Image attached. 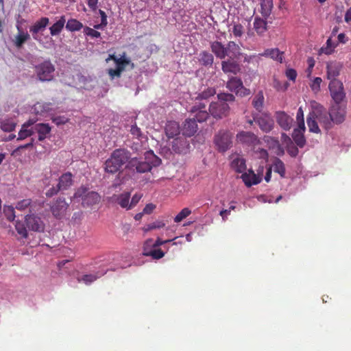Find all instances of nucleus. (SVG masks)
Instances as JSON below:
<instances>
[{
  "instance_id": "obj_16",
  "label": "nucleus",
  "mask_w": 351,
  "mask_h": 351,
  "mask_svg": "<svg viewBox=\"0 0 351 351\" xmlns=\"http://www.w3.org/2000/svg\"><path fill=\"white\" fill-rule=\"evenodd\" d=\"M15 208L21 211L28 210L29 214L36 213L41 208V206L36 201L31 199H24L17 202Z\"/></svg>"
},
{
  "instance_id": "obj_12",
  "label": "nucleus",
  "mask_w": 351,
  "mask_h": 351,
  "mask_svg": "<svg viewBox=\"0 0 351 351\" xmlns=\"http://www.w3.org/2000/svg\"><path fill=\"white\" fill-rule=\"evenodd\" d=\"M227 88L236 95L243 97L250 95V90L245 88L240 78L232 77L226 84Z\"/></svg>"
},
{
  "instance_id": "obj_36",
  "label": "nucleus",
  "mask_w": 351,
  "mask_h": 351,
  "mask_svg": "<svg viewBox=\"0 0 351 351\" xmlns=\"http://www.w3.org/2000/svg\"><path fill=\"white\" fill-rule=\"evenodd\" d=\"M66 29L69 32H77L84 28L83 24L75 19H70L65 25Z\"/></svg>"
},
{
  "instance_id": "obj_44",
  "label": "nucleus",
  "mask_w": 351,
  "mask_h": 351,
  "mask_svg": "<svg viewBox=\"0 0 351 351\" xmlns=\"http://www.w3.org/2000/svg\"><path fill=\"white\" fill-rule=\"evenodd\" d=\"M102 274H101L99 276L96 274H85L82 276L81 278H78V282H83L86 285H90V283L95 281L99 276H101Z\"/></svg>"
},
{
  "instance_id": "obj_14",
  "label": "nucleus",
  "mask_w": 351,
  "mask_h": 351,
  "mask_svg": "<svg viewBox=\"0 0 351 351\" xmlns=\"http://www.w3.org/2000/svg\"><path fill=\"white\" fill-rule=\"evenodd\" d=\"M36 213L25 216V223L27 227L35 232H43L45 229V224L41 219L35 215Z\"/></svg>"
},
{
  "instance_id": "obj_42",
  "label": "nucleus",
  "mask_w": 351,
  "mask_h": 351,
  "mask_svg": "<svg viewBox=\"0 0 351 351\" xmlns=\"http://www.w3.org/2000/svg\"><path fill=\"white\" fill-rule=\"evenodd\" d=\"M264 95L262 91H259L254 97L252 101L253 106L259 112L263 107Z\"/></svg>"
},
{
  "instance_id": "obj_64",
  "label": "nucleus",
  "mask_w": 351,
  "mask_h": 351,
  "mask_svg": "<svg viewBox=\"0 0 351 351\" xmlns=\"http://www.w3.org/2000/svg\"><path fill=\"white\" fill-rule=\"evenodd\" d=\"M130 132L132 135L136 136V137H140L141 136V130L137 125H134L131 127Z\"/></svg>"
},
{
  "instance_id": "obj_9",
  "label": "nucleus",
  "mask_w": 351,
  "mask_h": 351,
  "mask_svg": "<svg viewBox=\"0 0 351 351\" xmlns=\"http://www.w3.org/2000/svg\"><path fill=\"white\" fill-rule=\"evenodd\" d=\"M236 141L243 147L254 149L260 143L258 136L252 132L241 131L237 134Z\"/></svg>"
},
{
  "instance_id": "obj_40",
  "label": "nucleus",
  "mask_w": 351,
  "mask_h": 351,
  "mask_svg": "<svg viewBox=\"0 0 351 351\" xmlns=\"http://www.w3.org/2000/svg\"><path fill=\"white\" fill-rule=\"evenodd\" d=\"M16 123L11 119H6L1 121L0 128L6 132H10L15 130Z\"/></svg>"
},
{
  "instance_id": "obj_8",
  "label": "nucleus",
  "mask_w": 351,
  "mask_h": 351,
  "mask_svg": "<svg viewBox=\"0 0 351 351\" xmlns=\"http://www.w3.org/2000/svg\"><path fill=\"white\" fill-rule=\"evenodd\" d=\"M34 71L40 81L49 82L53 78L55 66L49 60H47L36 65Z\"/></svg>"
},
{
  "instance_id": "obj_53",
  "label": "nucleus",
  "mask_w": 351,
  "mask_h": 351,
  "mask_svg": "<svg viewBox=\"0 0 351 351\" xmlns=\"http://www.w3.org/2000/svg\"><path fill=\"white\" fill-rule=\"evenodd\" d=\"M322 82L321 77H315L311 84H310L311 88L315 93H317L320 90V84Z\"/></svg>"
},
{
  "instance_id": "obj_41",
  "label": "nucleus",
  "mask_w": 351,
  "mask_h": 351,
  "mask_svg": "<svg viewBox=\"0 0 351 351\" xmlns=\"http://www.w3.org/2000/svg\"><path fill=\"white\" fill-rule=\"evenodd\" d=\"M29 35L28 33H25L21 30H19V34L15 36V40H14V45L17 48H21L22 45L26 42L28 39H29Z\"/></svg>"
},
{
  "instance_id": "obj_10",
  "label": "nucleus",
  "mask_w": 351,
  "mask_h": 351,
  "mask_svg": "<svg viewBox=\"0 0 351 351\" xmlns=\"http://www.w3.org/2000/svg\"><path fill=\"white\" fill-rule=\"evenodd\" d=\"M313 112L317 119L319 123L326 129L329 130L332 127V121L329 111L327 112L326 108L321 104H317L314 106Z\"/></svg>"
},
{
  "instance_id": "obj_7",
  "label": "nucleus",
  "mask_w": 351,
  "mask_h": 351,
  "mask_svg": "<svg viewBox=\"0 0 351 351\" xmlns=\"http://www.w3.org/2000/svg\"><path fill=\"white\" fill-rule=\"evenodd\" d=\"M74 198H81L83 206H91L98 204L101 200L99 194L95 191H89L85 186H80L75 192Z\"/></svg>"
},
{
  "instance_id": "obj_28",
  "label": "nucleus",
  "mask_w": 351,
  "mask_h": 351,
  "mask_svg": "<svg viewBox=\"0 0 351 351\" xmlns=\"http://www.w3.org/2000/svg\"><path fill=\"white\" fill-rule=\"evenodd\" d=\"M34 130L38 134V141H43L50 133L51 128L47 123H38L35 125Z\"/></svg>"
},
{
  "instance_id": "obj_50",
  "label": "nucleus",
  "mask_w": 351,
  "mask_h": 351,
  "mask_svg": "<svg viewBox=\"0 0 351 351\" xmlns=\"http://www.w3.org/2000/svg\"><path fill=\"white\" fill-rule=\"evenodd\" d=\"M84 33L85 35L90 36L91 38H99L101 36V33L93 28H90L89 27H84Z\"/></svg>"
},
{
  "instance_id": "obj_2",
  "label": "nucleus",
  "mask_w": 351,
  "mask_h": 351,
  "mask_svg": "<svg viewBox=\"0 0 351 351\" xmlns=\"http://www.w3.org/2000/svg\"><path fill=\"white\" fill-rule=\"evenodd\" d=\"M218 100L210 104L209 112L215 119H222L229 114V103L233 102L234 96L230 93H221L217 95Z\"/></svg>"
},
{
  "instance_id": "obj_11",
  "label": "nucleus",
  "mask_w": 351,
  "mask_h": 351,
  "mask_svg": "<svg viewBox=\"0 0 351 351\" xmlns=\"http://www.w3.org/2000/svg\"><path fill=\"white\" fill-rule=\"evenodd\" d=\"M330 96L337 104H340L346 98L343 83L338 80H332L328 85Z\"/></svg>"
},
{
  "instance_id": "obj_34",
  "label": "nucleus",
  "mask_w": 351,
  "mask_h": 351,
  "mask_svg": "<svg viewBox=\"0 0 351 351\" xmlns=\"http://www.w3.org/2000/svg\"><path fill=\"white\" fill-rule=\"evenodd\" d=\"M327 77L328 79L332 80L339 75V66L337 63H330L327 64Z\"/></svg>"
},
{
  "instance_id": "obj_49",
  "label": "nucleus",
  "mask_w": 351,
  "mask_h": 351,
  "mask_svg": "<svg viewBox=\"0 0 351 351\" xmlns=\"http://www.w3.org/2000/svg\"><path fill=\"white\" fill-rule=\"evenodd\" d=\"M16 230L19 234L23 238L27 237V231L25 224L21 221H16L15 224Z\"/></svg>"
},
{
  "instance_id": "obj_27",
  "label": "nucleus",
  "mask_w": 351,
  "mask_h": 351,
  "mask_svg": "<svg viewBox=\"0 0 351 351\" xmlns=\"http://www.w3.org/2000/svg\"><path fill=\"white\" fill-rule=\"evenodd\" d=\"M257 123L261 130L265 132H270L274 125V120L269 116L261 117L257 119Z\"/></svg>"
},
{
  "instance_id": "obj_3",
  "label": "nucleus",
  "mask_w": 351,
  "mask_h": 351,
  "mask_svg": "<svg viewBox=\"0 0 351 351\" xmlns=\"http://www.w3.org/2000/svg\"><path fill=\"white\" fill-rule=\"evenodd\" d=\"M145 160L147 161H141L136 158H130L126 167L130 169L135 168L137 173H143L150 171L153 167H158L161 163V160L152 151L145 153Z\"/></svg>"
},
{
  "instance_id": "obj_19",
  "label": "nucleus",
  "mask_w": 351,
  "mask_h": 351,
  "mask_svg": "<svg viewBox=\"0 0 351 351\" xmlns=\"http://www.w3.org/2000/svg\"><path fill=\"white\" fill-rule=\"evenodd\" d=\"M205 105L199 104V105L194 106L190 110V112L194 114V117L197 122L205 121L209 116V113L205 110Z\"/></svg>"
},
{
  "instance_id": "obj_24",
  "label": "nucleus",
  "mask_w": 351,
  "mask_h": 351,
  "mask_svg": "<svg viewBox=\"0 0 351 351\" xmlns=\"http://www.w3.org/2000/svg\"><path fill=\"white\" fill-rule=\"evenodd\" d=\"M241 178L247 187L257 184L261 181V178L259 176L255 174L252 170H249L248 173H243Z\"/></svg>"
},
{
  "instance_id": "obj_13",
  "label": "nucleus",
  "mask_w": 351,
  "mask_h": 351,
  "mask_svg": "<svg viewBox=\"0 0 351 351\" xmlns=\"http://www.w3.org/2000/svg\"><path fill=\"white\" fill-rule=\"evenodd\" d=\"M68 207L65 198L58 197L51 206V211L56 218L61 219L65 215Z\"/></svg>"
},
{
  "instance_id": "obj_25",
  "label": "nucleus",
  "mask_w": 351,
  "mask_h": 351,
  "mask_svg": "<svg viewBox=\"0 0 351 351\" xmlns=\"http://www.w3.org/2000/svg\"><path fill=\"white\" fill-rule=\"evenodd\" d=\"M284 53L280 51L278 48L267 49L263 53L258 54L260 56L268 57L274 60L282 62Z\"/></svg>"
},
{
  "instance_id": "obj_20",
  "label": "nucleus",
  "mask_w": 351,
  "mask_h": 351,
  "mask_svg": "<svg viewBox=\"0 0 351 351\" xmlns=\"http://www.w3.org/2000/svg\"><path fill=\"white\" fill-rule=\"evenodd\" d=\"M130 192H125L120 195H113L110 197L112 202L117 203L121 208H126L127 210L131 209V205H130Z\"/></svg>"
},
{
  "instance_id": "obj_5",
  "label": "nucleus",
  "mask_w": 351,
  "mask_h": 351,
  "mask_svg": "<svg viewBox=\"0 0 351 351\" xmlns=\"http://www.w3.org/2000/svg\"><path fill=\"white\" fill-rule=\"evenodd\" d=\"M234 134L226 129L219 130L213 137V143L216 149L224 153L230 149L233 145Z\"/></svg>"
},
{
  "instance_id": "obj_26",
  "label": "nucleus",
  "mask_w": 351,
  "mask_h": 351,
  "mask_svg": "<svg viewBox=\"0 0 351 351\" xmlns=\"http://www.w3.org/2000/svg\"><path fill=\"white\" fill-rule=\"evenodd\" d=\"M165 130L168 138H174L180 134V125L178 122L174 121H168L165 125Z\"/></svg>"
},
{
  "instance_id": "obj_45",
  "label": "nucleus",
  "mask_w": 351,
  "mask_h": 351,
  "mask_svg": "<svg viewBox=\"0 0 351 351\" xmlns=\"http://www.w3.org/2000/svg\"><path fill=\"white\" fill-rule=\"evenodd\" d=\"M3 213L8 221H12L14 220L16 216L14 208L12 206H5Z\"/></svg>"
},
{
  "instance_id": "obj_33",
  "label": "nucleus",
  "mask_w": 351,
  "mask_h": 351,
  "mask_svg": "<svg viewBox=\"0 0 351 351\" xmlns=\"http://www.w3.org/2000/svg\"><path fill=\"white\" fill-rule=\"evenodd\" d=\"M273 6V0H261V13L265 19L271 14Z\"/></svg>"
},
{
  "instance_id": "obj_43",
  "label": "nucleus",
  "mask_w": 351,
  "mask_h": 351,
  "mask_svg": "<svg viewBox=\"0 0 351 351\" xmlns=\"http://www.w3.org/2000/svg\"><path fill=\"white\" fill-rule=\"evenodd\" d=\"M216 94V90L213 87H208L204 90H202L200 93H199L197 97L199 99H207L212 96H214Z\"/></svg>"
},
{
  "instance_id": "obj_46",
  "label": "nucleus",
  "mask_w": 351,
  "mask_h": 351,
  "mask_svg": "<svg viewBox=\"0 0 351 351\" xmlns=\"http://www.w3.org/2000/svg\"><path fill=\"white\" fill-rule=\"evenodd\" d=\"M296 119L298 121V127L302 128L303 130H306L304 119V111L302 106H300L298 110Z\"/></svg>"
},
{
  "instance_id": "obj_59",
  "label": "nucleus",
  "mask_w": 351,
  "mask_h": 351,
  "mask_svg": "<svg viewBox=\"0 0 351 351\" xmlns=\"http://www.w3.org/2000/svg\"><path fill=\"white\" fill-rule=\"evenodd\" d=\"M34 138H32L31 139V141L27 144H25V145H20L19 147H17L14 151L12 153V155H14L15 154H17L18 152H19L21 149H27V148H29V147H33V145H34Z\"/></svg>"
},
{
  "instance_id": "obj_57",
  "label": "nucleus",
  "mask_w": 351,
  "mask_h": 351,
  "mask_svg": "<svg viewBox=\"0 0 351 351\" xmlns=\"http://www.w3.org/2000/svg\"><path fill=\"white\" fill-rule=\"evenodd\" d=\"M112 58L114 60V62L117 64V68L121 67L122 71L124 70L125 64L128 63V61H127L125 59L122 58H117L114 56H112Z\"/></svg>"
},
{
  "instance_id": "obj_29",
  "label": "nucleus",
  "mask_w": 351,
  "mask_h": 351,
  "mask_svg": "<svg viewBox=\"0 0 351 351\" xmlns=\"http://www.w3.org/2000/svg\"><path fill=\"white\" fill-rule=\"evenodd\" d=\"M305 130H302V128L298 127V128H295L293 131L292 138L295 143V144L300 147H303L306 145V139L304 136Z\"/></svg>"
},
{
  "instance_id": "obj_61",
  "label": "nucleus",
  "mask_w": 351,
  "mask_h": 351,
  "mask_svg": "<svg viewBox=\"0 0 351 351\" xmlns=\"http://www.w3.org/2000/svg\"><path fill=\"white\" fill-rule=\"evenodd\" d=\"M122 71H123L122 68L119 67V68H116L114 69H109L108 73L112 77H119L121 75V73Z\"/></svg>"
},
{
  "instance_id": "obj_21",
  "label": "nucleus",
  "mask_w": 351,
  "mask_h": 351,
  "mask_svg": "<svg viewBox=\"0 0 351 351\" xmlns=\"http://www.w3.org/2000/svg\"><path fill=\"white\" fill-rule=\"evenodd\" d=\"M276 121L285 130H289L292 126L293 119L285 112H276Z\"/></svg>"
},
{
  "instance_id": "obj_30",
  "label": "nucleus",
  "mask_w": 351,
  "mask_h": 351,
  "mask_svg": "<svg viewBox=\"0 0 351 351\" xmlns=\"http://www.w3.org/2000/svg\"><path fill=\"white\" fill-rule=\"evenodd\" d=\"M66 23V19L64 16H60L58 21H57L54 24H53L49 27L50 34L52 36L59 35L62 31L64 25Z\"/></svg>"
},
{
  "instance_id": "obj_17",
  "label": "nucleus",
  "mask_w": 351,
  "mask_h": 351,
  "mask_svg": "<svg viewBox=\"0 0 351 351\" xmlns=\"http://www.w3.org/2000/svg\"><path fill=\"white\" fill-rule=\"evenodd\" d=\"M49 23V18L42 17L29 27V32L32 33L34 40H38L37 36L38 33L43 32Z\"/></svg>"
},
{
  "instance_id": "obj_32",
  "label": "nucleus",
  "mask_w": 351,
  "mask_h": 351,
  "mask_svg": "<svg viewBox=\"0 0 351 351\" xmlns=\"http://www.w3.org/2000/svg\"><path fill=\"white\" fill-rule=\"evenodd\" d=\"M199 62L204 66H211L214 62V57L212 53L206 51L200 52L199 55Z\"/></svg>"
},
{
  "instance_id": "obj_60",
  "label": "nucleus",
  "mask_w": 351,
  "mask_h": 351,
  "mask_svg": "<svg viewBox=\"0 0 351 351\" xmlns=\"http://www.w3.org/2000/svg\"><path fill=\"white\" fill-rule=\"evenodd\" d=\"M264 141L268 144H270L273 147H278L279 145L278 141L271 136H265L264 137Z\"/></svg>"
},
{
  "instance_id": "obj_54",
  "label": "nucleus",
  "mask_w": 351,
  "mask_h": 351,
  "mask_svg": "<svg viewBox=\"0 0 351 351\" xmlns=\"http://www.w3.org/2000/svg\"><path fill=\"white\" fill-rule=\"evenodd\" d=\"M53 123L56 125H61L66 123L69 121V118L65 116H56L51 118Z\"/></svg>"
},
{
  "instance_id": "obj_55",
  "label": "nucleus",
  "mask_w": 351,
  "mask_h": 351,
  "mask_svg": "<svg viewBox=\"0 0 351 351\" xmlns=\"http://www.w3.org/2000/svg\"><path fill=\"white\" fill-rule=\"evenodd\" d=\"M287 151L291 157H296L299 153L298 148L293 144V142L287 145Z\"/></svg>"
},
{
  "instance_id": "obj_51",
  "label": "nucleus",
  "mask_w": 351,
  "mask_h": 351,
  "mask_svg": "<svg viewBox=\"0 0 351 351\" xmlns=\"http://www.w3.org/2000/svg\"><path fill=\"white\" fill-rule=\"evenodd\" d=\"M232 32L235 37H241L243 34V27L240 23H233Z\"/></svg>"
},
{
  "instance_id": "obj_4",
  "label": "nucleus",
  "mask_w": 351,
  "mask_h": 351,
  "mask_svg": "<svg viewBox=\"0 0 351 351\" xmlns=\"http://www.w3.org/2000/svg\"><path fill=\"white\" fill-rule=\"evenodd\" d=\"M210 49L215 56L219 59H224L226 56L236 58L241 54L239 46L234 41H229L226 46L221 42L214 41L210 43Z\"/></svg>"
},
{
  "instance_id": "obj_37",
  "label": "nucleus",
  "mask_w": 351,
  "mask_h": 351,
  "mask_svg": "<svg viewBox=\"0 0 351 351\" xmlns=\"http://www.w3.org/2000/svg\"><path fill=\"white\" fill-rule=\"evenodd\" d=\"M272 167H274V171L276 173H278L281 178H284L285 176V165L280 158H275Z\"/></svg>"
},
{
  "instance_id": "obj_56",
  "label": "nucleus",
  "mask_w": 351,
  "mask_h": 351,
  "mask_svg": "<svg viewBox=\"0 0 351 351\" xmlns=\"http://www.w3.org/2000/svg\"><path fill=\"white\" fill-rule=\"evenodd\" d=\"M27 137H29L28 135V131L27 128H23V126H21V129L19 132L18 137L16 138L17 141L24 140L27 138Z\"/></svg>"
},
{
  "instance_id": "obj_35",
  "label": "nucleus",
  "mask_w": 351,
  "mask_h": 351,
  "mask_svg": "<svg viewBox=\"0 0 351 351\" xmlns=\"http://www.w3.org/2000/svg\"><path fill=\"white\" fill-rule=\"evenodd\" d=\"M231 167L237 172L242 173L246 169L245 160L243 158L237 157L232 161Z\"/></svg>"
},
{
  "instance_id": "obj_62",
  "label": "nucleus",
  "mask_w": 351,
  "mask_h": 351,
  "mask_svg": "<svg viewBox=\"0 0 351 351\" xmlns=\"http://www.w3.org/2000/svg\"><path fill=\"white\" fill-rule=\"evenodd\" d=\"M141 197H142V195H141V194L136 193L133 195V197H132V199L130 202V205H131V208H132L134 206H135L138 203V202L140 201Z\"/></svg>"
},
{
  "instance_id": "obj_15",
  "label": "nucleus",
  "mask_w": 351,
  "mask_h": 351,
  "mask_svg": "<svg viewBox=\"0 0 351 351\" xmlns=\"http://www.w3.org/2000/svg\"><path fill=\"white\" fill-rule=\"evenodd\" d=\"M329 112L333 123L340 124L345 121L346 111L339 104L332 105L329 109Z\"/></svg>"
},
{
  "instance_id": "obj_48",
  "label": "nucleus",
  "mask_w": 351,
  "mask_h": 351,
  "mask_svg": "<svg viewBox=\"0 0 351 351\" xmlns=\"http://www.w3.org/2000/svg\"><path fill=\"white\" fill-rule=\"evenodd\" d=\"M191 213V210L188 208H183L174 218L176 223L181 222Z\"/></svg>"
},
{
  "instance_id": "obj_47",
  "label": "nucleus",
  "mask_w": 351,
  "mask_h": 351,
  "mask_svg": "<svg viewBox=\"0 0 351 351\" xmlns=\"http://www.w3.org/2000/svg\"><path fill=\"white\" fill-rule=\"evenodd\" d=\"M326 46L321 49L322 51L327 55L331 54L334 51V49L337 46V44H334L332 39L329 38L326 41Z\"/></svg>"
},
{
  "instance_id": "obj_63",
  "label": "nucleus",
  "mask_w": 351,
  "mask_h": 351,
  "mask_svg": "<svg viewBox=\"0 0 351 351\" xmlns=\"http://www.w3.org/2000/svg\"><path fill=\"white\" fill-rule=\"evenodd\" d=\"M156 208V205H154V204H147L145 208H143V213L145 214H151L154 210Z\"/></svg>"
},
{
  "instance_id": "obj_22",
  "label": "nucleus",
  "mask_w": 351,
  "mask_h": 351,
  "mask_svg": "<svg viewBox=\"0 0 351 351\" xmlns=\"http://www.w3.org/2000/svg\"><path fill=\"white\" fill-rule=\"evenodd\" d=\"M197 131V124L195 118H189L185 120L183 128L182 134L185 136H192Z\"/></svg>"
},
{
  "instance_id": "obj_6",
  "label": "nucleus",
  "mask_w": 351,
  "mask_h": 351,
  "mask_svg": "<svg viewBox=\"0 0 351 351\" xmlns=\"http://www.w3.org/2000/svg\"><path fill=\"white\" fill-rule=\"evenodd\" d=\"M73 176L71 172L63 173L58 178V182L56 185H53L46 189L45 195L47 197H52L57 195L60 191L68 190L73 184Z\"/></svg>"
},
{
  "instance_id": "obj_1",
  "label": "nucleus",
  "mask_w": 351,
  "mask_h": 351,
  "mask_svg": "<svg viewBox=\"0 0 351 351\" xmlns=\"http://www.w3.org/2000/svg\"><path fill=\"white\" fill-rule=\"evenodd\" d=\"M131 153L125 149H116L110 158L104 163V170L106 173L114 174L119 171L125 164L129 162Z\"/></svg>"
},
{
  "instance_id": "obj_52",
  "label": "nucleus",
  "mask_w": 351,
  "mask_h": 351,
  "mask_svg": "<svg viewBox=\"0 0 351 351\" xmlns=\"http://www.w3.org/2000/svg\"><path fill=\"white\" fill-rule=\"evenodd\" d=\"M165 226V223L163 221H156L153 223H149L147 225V226L145 228V231H150L154 229H158L163 228Z\"/></svg>"
},
{
  "instance_id": "obj_38",
  "label": "nucleus",
  "mask_w": 351,
  "mask_h": 351,
  "mask_svg": "<svg viewBox=\"0 0 351 351\" xmlns=\"http://www.w3.org/2000/svg\"><path fill=\"white\" fill-rule=\"evenodd\" d=\"M254 27L258 34H263L267 30V22L259 17H255Z\"/></svg>"
},
{
  "instance_id": "obj_31",
  "label": "nucleus",
  "mask_w": 351,
  "mask_h": 351,
  "mask_svg": "<svg viewBox=\"0 0 351 351\" xmlns=\"http://www.w3.org/2000/svg\"><path fill=\"white\" fill-rule=\"evenodd\" d=\"M317 120V119L315 117L313 112H311L307 117L306 122L311 132L319 134L321 130L318 126Z\"/></svg>"
},
{
  "instance_id": "obj_39",
  "label": "nucleus",
  "mask_w": 351,
  "mask_h": 351,
  "mask_svg": "<svg viewBox=\"0 0 351 351\" xmlns=\"http://www.w3.org/2000/svg\"><path fill=\"white\" fill-rule=\"evenodd\" d=\"M143 254L146 256H152L154 259H160L164 256L165 253L160 249L154 247L152 250H147V247H144Z\"/></svg>"
},
{
  "instance_id": "obj_23",
  "label": "nucleus",
  "mask_w": 351,
  "mask_h": 351,
  "mask_svg": "<svg viewBox=\"0 0 351 351\" xmlns=\"http://www.w3.org/2000/svg\"><path fill=\"white\" fill-rule=\"evenodd\" d=\"M189 143L185 137L176 138L172 144V149L178 154L186 153Z\"/></svg>"
},
{
  "instance_id": "obj_18",
  "label": "nucleus",
  "mask_w": 351,
  "mask_h": 351,
  "mask_svg": "<svg viewBox=\"0 0 351 351\" xmlns=\"http://www.w3.org/2000/svg\"><path fill=\"white\" fill-rule=\"evenodd\" d=\"M234 58L228 59L221 62V69L224 73L230 75H236L240 70L241 67L239 63L233 60Z\"/></svg>"
},
{
  "instance_id": "obj_58",
  "label": "nucleus",
  "mask_w": 351,
  "mask_h": 351,
  "mask_svg": "<svg viewBox=\"0 0 351 351\" xmlns=\"http://www.w3.org/2000/svg\"><path fill=\"white\" fill-rule=\"evenodd\" d=\"M286 77L293 82L295 81V79L297 77V72L293 69H287L285 72Z\"/></svg>"
}]
</instances>
